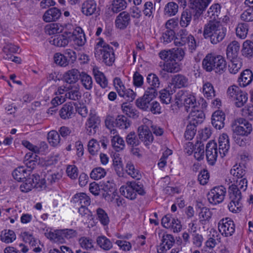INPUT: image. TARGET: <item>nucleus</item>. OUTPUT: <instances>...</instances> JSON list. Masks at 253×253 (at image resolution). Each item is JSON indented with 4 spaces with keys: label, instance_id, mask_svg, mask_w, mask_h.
Here are the masks:
<instances>
[{
    "label": "nucleus",
    "instance_id": "1",
    "mask_svg": "<svg viewBox=\"0 0 253 253\" xmlns=\"http://www.w3.org/2000/svg\"><path fill=\"white\" fill-rule=\"evenodd\" d=\"M227 32L226 28L217 20H211L205 25L203 36L213 44H216L224 39Z\"/></svg>",
    "mask_w": 253,
    "mask_h": 253
},
{
    "label": "nucleus",
    "instance_id": "2",
    "mask_svg": "<svg viewBox=\"0 0 253 253\" xmlns=\"http://www.w3.org/2000/svg\"><path fill=\"white\" fill-rule=\"evenodd\" d=\"M94 47V55L96 59L102 60L107 66H112L115 60L114 51L102 38H99Z\"/></svg>",
    "mask_w": 253,
    "mask_h": 253
},
{
    "label": "nucleus",
    "instance_id": "3",
    "mask_svg": "<svg viewBox=\"0 0 253 253\" xmlns=\"http://www.w3.org/2000/svg\"><path fill=\"white\" fill-rule=\"evenodd\" d=\"M175 103L178 107L183 105L187 112L190 109H194L198 108L195 96L193 93L187 90H179L175 95Z\"/></svg>",
    "mask_w": 253,
    "mask_h": 253
},
{
    "label": "nucleus",
    "instance_id": "4",
    "mask_svg": "<svg viewBox=\"0 0 253 253\" xmlns=\"http://www.w3.org/2000/svg\"><path fill=\"white\" fill-rule=\"evenodd\" d=\"M228 193L230 202L228 205L229 211L234 213H237L242 210V204L241 192L235 185H231L229 187Z\"/></svg>",
    "mask_w": 253,
    "mask_h": 253
},
{
    "label": "nucleus",
    "instance_id": "5",
    "mask_svg": "<svg viewBox=\"0 0 253 253\" xmlns=\"http://www.w3.org/2000/svg\"><path fill=\"white\" fill-rule=\"evenodd\" d=\"M227 96L234 101L237 107H242L247 102L248 94L242 91L238 86L232 85L228 87L227 91Z\"/></svg>",
    "mask_w": 253,
    "mask_h": 253
},
{
    "label": "nucleus",
    "instance_id": "6",
    "mask_svg": "<svg viewBox=\"0 0 253 253\" xmlns=\"http://www.w3.org/2000/svg\"><path fill=\"white\" fill-rule=\"evenodd\" d=\"M226 193V189L224 186H215L207 194L208 200L212 205L220 204L223 201Z\"/></svg>",
    "mask_w": 253,
    "mask_h": 253
},
{
    "label": "nucleus",
    "instance_id": "7",
    "mask_svg": "<svg viewBox=\"0 0 253 253\" xmlns=\"http://www.w3.org/2000/svg\"><path fill=\"white\" fill-rule=\"evenodd\" d=\"M218 228L220 233L225 237L231 236L235 231L234 222L229 218L221 219L218 222Z\"/></svg>",
    "mask_w": 253,
    "mask_h": 253
},
{
    "label": "nucleus",
    "instance_id": "8",
    "mask_svg": "<svg viewBox=\"0 0 253 253\" xmlns=\"http://www.w3.org/2000/svg\"><path fill=\"white\" fill-rule=\"evenodd\" d=\"M156 96L157 94H155V91L153 89L151 90L150 92L146 90L144 95L136 100V105L139 109L148 111L151 102Z\"/></svg>",
    "mask_w": 253,
    "mask_h": 253
},
{
    "label": "nucleus",
    "instance_id": "9",
    "mask_svg": "<svg viewBox=\"0 0 253 253\" xmlns=\"http://www.w3.org/2000/svg\"><path fill=\"white\" fill-rule=\"evenodd\" d=\"M206 155L208 164L213 166L218 157L217 144L214 141H210L207 143L206 147Z\"/></svg>",
    "mask_w": 253,
    "mask_h": 253
},
{
    "label": "nucleus",
    "instance_id": "10",
    "mask_svg": "<svg viewBox=\"0 0 253 253\" xmlns=\"http://www.w3.org/2000/svg\"><path fill=\"white\" fill-rule=\"evenodd\" d=\"M236 125L234 129V132L242 136H248L253 130V127L246 120L239 118L236 121Z\"/></svg>",
    "mask_w": 253,
    "mask_h": 253
},
{
    "label": "nucleus",
    "instance_id": "11",
    "mask_svg": "<svg viewBox=\"0 0 253 253\" xmlns=\"http://www.w3.org/2000/svg\"><path fill=\"white\" fill-rule=\"evenodd\" d=\"M139 139L146 146H149L153 141V136L148 126L141 125L138 128Z\"/></svg>",
    "mask_w": 253,
    "mask_h": 253
},
{
    "label": "nucleus",
    "instance_id": "12",
    "mask_svg": "<svg viewBox=\"0 0 253 253\" xmlns=\"http://www.w3.org/2000/svg\"><path fill=\"white\" fill-rule=\"evenodd\" d=\"M211 0H190L191 9L195 12V17H199L207 7Z\"/></svg>",
    "mask_w": 253,
    "mask_h": 253
},
{
    "label": "nucleus",
    "instance_id": "13",
    "mask_svg": "<svg viewBox=\"0 0 253 253\" xmlns=\"http://www.w3.org/2000/svg\"><path fill=\"white\" fill-rule=\"evenodd\" d=\"M70 40H73L75 44L82 46L86 42L85 34L83 29L80 27L77 28L73 33L69 32Z\"/></svg>",
    "mask_w": 253,
    "mask_h": 253
},
{
    "label": "nucleus",
    "instance_id": "14",
    "mask_svg": "<svg viewBox=\"0 0 253 253\" xmlns=\"http://www.w3.org/2000/svg\"><path fill=\"white\" fill-rule=\"evenodd\" d=\"M116 27L120 29H125L130 23V15L126 11L121 12L115 19Z\"/></svg>",
    "mask_w": 253,
    "mask_h": 253
},
{
    "label": "nucleus",
    "instance_id": "15",
    "mask_svg": "<svg viewBox=\"0 0 253 253\" xmlns=\"http://www.w3.org/2000/svg\"><path fill=\"white\" fill-rule=\"evenodd\" d=\"M212 68V71L218 75L224 73L227 68V63L224 58L221 55H214Z\"/></svg>",
    "mask_w": 253,
    "mask_h": 253
},
{
    "label": "nucleus",
    "instance_id": "16",
    "mask_svg": "<svg viewBox=\"0 0 253 253\" xmlns=\"http://www.w3.org/2000/svg\"><path fill=\"white\" fill-rule=\"evenodd\" d=\"M229 138L226 133H223L218 138L219 152L220 156L223 158L228 153L230 148Z\"/></svg>",
    "mask_w": 253,
    "mask_h": 253
},
{
    "label": "nucleus",
    "instance_id": "17",
    "mask_svg": "<svg viewBox=\"0 0 253 253\" xmlns=\"http://www.w3.org/2000/svg\"><path fill=\"white\" fill-rule=\"evenodd\" d=\"M99 118L95 115H90L86 123V133L89 135L94 134L96 132L97 126L99 125Z\"/></svg>",
    "mask_w": 253,
    "mask_h": 253
},
{
    "label": "nucleus",
    "instance_id": "18",
    "mask_svg": "<svg viewBox=\"0 0 253 253\" xmlns=\"http://www.w3.org/2000/svg\"><path fill=\"white\" fill-rule=\"evenodd\" d=\"M205 118V114L203 111L198 108L192 109L188 116L189 123L195 126L201 124Z\"/></svg>",
    "mask_w": 253,
    "mask_h": 253
},
{
    "label": "nucleus",
    "instance_id": "19",
    "mask_svg": "<svg viewBox=\"0 0 253 253\" xmlns=\"http://www.w3.org/2000/svg\"><path fill=\"white\" fill-rule=\"evenodd\" d=\"M171 84L175 88L187 87L189 84V80L184 75L178 74L172 76Z\"/></svg>",
    "mask_w": 253,
    "mask_h": 253
},
{
    "label": "nucleus",
    "instance_id": "20",
    "mask_svg": "<svg viewBox=\"0 0 253 253\" xmlns=\"http://www.w3.org/2000/svg\"><path fill=\"white\" fill-rule=\"evenodd\" d=\"M225 114L220 111H215L211 117V124L216 129H220L224 126Z\"/></svg>",
    "mask_w": 253,
    "mask_h": 253
},
{
    "label": "nucleus",
    "instance_id": "21",
    "mask_svg": "<svg viewBox=\"0 0 253 253\" xmlns=\"http://www.w3.org/2000/svg\"><path fill=\"white\" fill-rule=\"evenodd\" d=\"M61 16V12L56 7H52L46 10L42 16V19L46 22L56 21Z\"/></svg>",
    "mask_w": 253,
    "mask_h": 253
},
{
    "label": "nucleus",
    "instance_id": "22",
    "mask_svg": "<svg viewBox=\"0 0 253 253\" xmlns=\"http://www.w3.org/2000/svg\"><path fill=\"white\" fill-rule=\"evenodd\" d=\"M68 33V32H65L64 34L55 36L52 40H50V43L58 47L66 46L70 41V36H69Z\"/></svg>",
    "mask_w": 253,
    "mask_h": 253
},
{
    "label": "nucleus",
    "instance_id": "23",
    "mask_svg": "<svg viewBox=\"0 0 253 253\" xmlns=\"http://www.w3.org/2000/svg\"><path fill=\"white\" fill-rule=\"evenodd\" d=\"M97 4L94 0H87L84 1L82 5V12L87 16H89L96 11Z\"/></svg>",
    "mask_w": 253,
    "mask_h": 253
},
{
    "label": "nucleus",
    "instance_id": "24",
    "mask_svg": "<svg viewBox=\"0 0 253 253\" xmlns=\"http://www.w3.org/2000/svg\"><path fill=\"white\" fill-rule=\"evenodd\" d=\"M120 192L122 195L129 200H133L136 198L137 194L135 193L130 181L122 186L120 189Z\"/></svg>",
    "mask_w": 253,
    "mask_h": 253
},
{
    "label": "nucleus",
    "instance_id": "25",
    "mask_svg": "<svg viewBox=\"0 0 253 253\" xmlns=\"http://www.w3.org/2000/svg\"><path fill=\"white\" fill-rule=\"evenodd\" d=\"M146 81L147 84L150 85L146 90L150 91L153 89L155 91V94L157 95V89L160 85V81L158 77L154 73H150L148 75Z\"/></svg>",
    "mask_w": 253,
    "mask_h": 253
},
{
    "label": "nucleus",
    "instance_id": "26",
    "mask_svg": "<svg viewBox=\"0 0 253 253\" xmlns=\"http://www.w3.org/2000/svg\"><path fill=\"white\" fill-rule=\"evenodd\" d=\"M75 114L74 106L71 103L64 104L59 111L60 117L64 120L72 118Z\"/></svg>",
    "mask_w": 253,
    "mask_h": 253
},
{
    "label": "nucleus",
    "instance_id": "27",
    "mask_svg": "<svg viewBox=\"0 0 253 253\" xmlns=\"http://www.w3.org/2000/svg\"><path fill=\"white\" fill-rule=\"evenodd\" d=\"M240 50L239 43L234 41L231 42L227 46L226 49V55L228 59H234L240 58L238 54Z\"/></svg>",
    "mask_w": 253,
    "mask_h": 253
},
{
    "label": "nucleus",
    "instance_id": "28",
    "mask_svg": "<svg viewBox=\"0 0 253 253\" xmlns=\"http://www.w3.org/2000/svg\"><path fill=\"white\" fill-rule=\"evenodd\" d=\"M66 93L65 94V98L67 99L78 101L82 97V93L79 88L76 86L69 85L68 88L65 89Z\"/></svg>",
    "mask_w": 253,
    "mask_h": 253
},
{
    "label": "nucleus",
    "instance_id": "29",
    "mask_svg": "<svg viewBox=\"0 0 253 253\" xmlns=\"http://www.w3.org/2000/svg\"><path fill=\"white\" fill-rule=\"evenodd\" d=\"M253 80V74L250 69L244 70L238 79L239 85L241 87H245L250 84Z\"/></svg>",
    "mask_w": 253,
    "mask_h": 253
},
{
    "label": "nucleus",
    "instance_id": "30",
    "mask_svg": "<svg viewBox=\"0 0 253 253\" xmlns=\"http://www.w3.org/2000/svg\"><path fill=\"white\" fill-rule=\"evenodd\" d=\"M192 16H193L194 19L198 18L195 17V12L192 9H186L184 10L181 15L180 21V26L184 28L187 27L191 21Z\"/></svg>",
    "mask_w": 253,
    "mask_h": 253
},
{
    "label": "nucleus",
    "instance_id": "31",
    "mask_svg": "<svg viewBox=\"0 0 253 253\" xmlns=\"http://www.w3.org/2000/svg\"><path fill=\"white\" fill-rule=\"evenodd\" d=\"M81 74L78 70L72 69L66 72L64 74L63 78L67 83L75 84L79 80Z\"/></svg>",
    "mask_w": 253,
    "mask_h": 253
},
{
    "label": "nucleus",
    "instance_id": "32",
    "mask_svg": "<svg viewBox=\"0 0 253 253\" xmlns=\"http://www.w3.org/2000/svg\"><path fill=\"white\" fill-rule=\"evenodd\" d=\"M191 35L188 34V32L185 29L179 30L177 35L175 36L174 44L179 46L185 45Z\"/></svg>",
    "mask_w": 253,
    "mask_h": 253
},
{
    "label": "nucleus",
    "instance_id": "33",
    "mask_svg": "<svg viewBox=\"0 0 253 253\" xmlns=\"http://www.w3.org/2000/svg\"><path fill=\"white\" fill-rule=\"evenodd\" d=\"M123 112L126 115L133 119H136L139 116V112L136 110L130 104L123 103L121 105Z\"/></svg>",
    "mask_w": 253,
    "mask_h": 253
},
{
    "label": "nucleus",
    "instance_id": "34",
    "mask_svg": "<svg viewBox=\"0 0 253 253\" xmlns=\"http://www.w3.org/2000/svg\"><path fill=\"white\" fill-rule=\"evenodd\" d=\"M35 174L30 175L26 177L24 182L20 186V189L22 192L27 193L34 188V180H37Z\"/></svg>",
    "mask_w": 253,
    "mask_h": 253
},
{
    "label": "nucleus",
    "instance_id": "35",
    "mask_svg": "<svg viewBox=\"0 0 253 253\" xmlns=\"http://www.w3.org/2000/svg\"><path fill=\"white\" fill-rule=\"evenodd\" d=\"M200 211L199 213L200 222L202 225H206L210 222L212 215L210 210L205 207L200 208Z\"/></svg>",
    "mask_w": 253,
    "mask_h": 253
},
{
    "label": "nucleus",
    "instance_id": "36",
    "mask_svg": "<svg viewBox=\"0 0 253 253\" xmlns=\"http://www.w3.org/2000/svg\"><path fill=\"white\" fill-rule=\"evenodd\" d=\"M180 69L179 64L177 62L171 59L167 61L164 64L163 68L164 71L170 73H177Z\"/></svg>",
    "mask_w": 253,
    "mask_h": 253
},
{
    "label": "nucleus",
    "instance_id": "37",
    "mask_svg": "<svg viewBox=\"0 0 253 253\" xmlns=\"http://www.w3.org/2000/svg\"><path fill=\"white\" fill-rule=\"evenodd\" d=\"M230 62L228 65V70L231 74H235L241 69L243 63L241 58L228 59Z\"/></svg>",
    "mask_w": 253,
    "mask_h": 253
},
{
    "label": "nucleus",
    "instance_id": "38",
    "mask_svg": "<svg viewBox=\"0 0 253 253\" xmlns=\"http://www.w3.org/2000/svg\"><path fill=\"white\" fill-rule=\"evenodd\" d=\"M16 236L15 232L10 229L2 231L0 235V240L6 244H9L16 240Z\"/></svg>",
    "mask_w": 253,
    "mask_h": 253
},
{
    "label": "nucleus",
    "instance_id": "39",
    "mask_svg": "<svg viewBox=\"0 0 253 253\" xmlns=\"http://www.w3.org/2000/svg\"><path fill=\"white\" fill-rule=\"evenodd\" d=\"M221 8V5L218 3L212 4L208 10L207 16L214 20H216V19H221V17H219Z\"/></svg>",
    "mask_w": 253,
    "mask_h": 253
},
{
    "label": "nucleus",
    "instance_id": "40",
    "mask_svg": "<svg viewBox=\"0 0 253 253\" xmlns=\"http://www.w3.org/2000/svg\"><path fill=\"white\" fill-rule=\"evenodd\" d=\"M30 175V173L24 167H19L12 172L13 178L18 181L26 178Z\"/></svg>",
    "mask_w": 253,
    "mask_h": 253
},
{
    "label": "nucleus",
    "instance_id": "41",
    "mask_svg": "<svg viewBox=\"0 0 253 253\" xmlns=\"http://www.w3.org/2000/svg\"><path fill=\"white\" fill-rule=\"evenodd\" d=\"M98 246L105 251H109L113 247L112 242L105 236H98L96 239Z\"/></svg>",
    "mask_w": 253,
    "mask_h": 253
},
{
    "label": "nucleus",
    "instance_id": "42",
    "mask_svg": "<svg viewBox=\"0 0 253 253\" xmlns=\"http://www.w3.org/2000/svg\"><path fill=\"white\" fill-rule=\"evenodd\" d=\"M97 219L104 226H108L110 222V218L106 211L101 208L96 210Z\"/></svg>",
    "mask_w": 253,
    "mask_h": 253
},
{
    "label": "nucleus",
    "instance_id": "43",
    "mask_svg": "<svg viewBox=\"0 0 253 253\" xmlns=\"http://www.w3.org/2000/svg\"><path fill=\"white\" fill-rule=\"evenodd\" d=\"M127 6L126 0H113L111 3V10L114 13H118L125 10Z\"/></svg>",
    "mask_w": 253,
    "mask_h": 253
},
{
    "label": "nucleus",
    "instance_id": "44",
    "mask_svg": "<svg viewBox=\"0 0 253 253\" xmlns=\"http://www.w3.org/2000/svg\"><path fill=\"white\" fill-rule=\"evenodd\" d=\"M93 73L96 83L99 84L101 87H106L108 85V81L104 74L97 69H93Z\"/></svg>",
    "mask_w": 253,
    "mask_h": 253
},
{
    "label": "nucleus",
    "instance_id": "45",
    "mask_svg": "<svg viewBox=\"0 0 253 253\" xmlns=\"http://www.w3.org/2000/svg\"><path fill=\"white\" fill-rule=\"evenodd\" d=\"M214 55L211 53L208 54L202 61V66L207 72H211L213 70Z\"/></svg>",
    "mask_w": 253,
    "mask_h": 253
},
{
    "label": "nucleus",
    "instance_id": "46",
    "mask_svg": "<svg viewBox=\"0 0 253 253\" xmlns=\"http://www.w3.org/2000/svg\"><path fill=\"white\" fill-rule=\"evenodd\" d=\"M175 36V32L173 29L167 28L162 33L161 41L164 44H168L174 40Z\"/></svg>",
    "mask_w": 253,
    "mask_h": 253
},
{
    "label": "nucleus",
    "instance_id": "47",
    "mask_svg": "<svg viewBox=\"0 0 253 253\" xmlns=\"http://www.w3.org/2000/svg\"><path fill=\"white\" fill-rule=\"evenodd\" d=\"M230 173L237 178L246 177V168L244 166L236 164L231 169Z\"/></svg>",
    "mask_w": 253,
    "mask_h": 253
},
{
    "label": "nucleus",
    "instance_id": "48",
    "mask_svg": "<svg viewBox=\"0 0 253 253\" xmlns=\"http://www.w3.org/2000/svg\"><path fill=\"white\" fill-rule=\"evenodd\" d=\"M45 32L49 35H54L62 32L64 27L59 23H52L45 27Z\"/></svg>",
    "mask_w": 253,
    "mask_h": 253
},
{
    "label": "nucleus",
    "instance_id": "49",
    "mask_svg": "<svg viewBox=\"0 0 253 253\" xmlns=\"http://www.w3.org/2000/svg\"><path fill=\"white\" fill-rule=\"evenodd\" d=\"M126 171L133 178L139 180L141 178L140 171L135 169L134 165L131 162H128L126 165Z\"/></svg>",
    "mask_w": 253,
    "mask_h": 253
},
{
    "label": "nucleus",
    "instance_id": "50",
    "mask_svg": "<svg viewBox=\"0 0 253 253\" xmlns=\"http://www.w3.org/2000/svg\"><path fill=\"white\" fill-rule=\"evenodd\" d=\"M204 145L200 141H197L194 147V157L198 161L203 160L204 157Z\"/></svg>",
    "mask_w": 253,
    "mask_h": 253
},
{
    "label": "nucleus",
    "instance_id": "51",
    "mask_svg": "<svg viewBox=\"0 0 253 253\" xmlns=\"http://www.w3.org/2000/svg\"><path fill=\"white\" fill-rule=\"evenodd\" d=\"M116 126L120 129H126L130 125V121L124 115H118L115 121Z\"/></svg>",
    "mask_w": 253,
    "mask_h": 253
},
{
    "label": "nucleus",
    "instance_id": "52",
    "mask_svg": "<svg viewBox=\"0 0 253 253\" xmlns=\"http://www.w3.org/2000/svg\"><path fill=\"white\" fill-rule=\"evenodd\" d=\"M80 246L84 249L88 250L94 248L93 240L88 237H82L79 239Z\"/></svg>",
    "mask_w": 253,
    "mask_h": 253
},
{
    "label": "nucleus",
    "instance_id": "53",
    "mask_svg": "<svg viewBox=\"0 0 253 253\" xmlns=\"http://www.w3.org/2000/svg\"><path fill=\"white\" fill-rule=\"evenodd\" d=\"M112 145L116 151L123 150L125 146V141L119 135L114 136L111 139Z\"/></svg>",
    "mask_w": 253,
    "mask_h": 253
},
{
    "label": "nucleus",
    "instance_id": "54",
    "mask_svg": "<svg viewBox=\"0 0 253 253\" xmlns=\"http://www.w3.org/2000/svg\"><path fill=\"white\" fill-rule=\"evenodd\" d=\"M80 79L83 86L87 90H90L92 87L93 82L92 78L84 72L81 74Z\"/></svg>",
    "mask_w": 253,
    "mask_h": 253
},
{
    "label": "nucleus",
    "instance_id": "55",
    "mask_svg": "<svg viewBox=\"0 0 253 253\" xmlns=\"http://www.w3.org/2000/svg\"><path fill=\"white\" fill-rule=\"evenodd\" d=\"M178 6L174 2H169L165 6L164 13L169 16L175 15L178 12Z\"/></svg>",
    "mask_w": 253,
    "mask_h": 253
},
{
    "label": "nucleus",
    "instance_id": "56",
    "mask_svg": "<svg viewBox=\"0 0 253 253\" xmlns=\"http://www.w3.org/2000/svg\"><path fill=\"white\" fill-rule=\"evenodd\" d=\"M243 55L246 57H251L253 54V42L246 41L244 42L242 49Z\"/></svg>",
    "mask_w": 253,
    "mask_h": 253
},
{
    "label": "nucleus",
    "instance_id": "57",
    "mask_svg": "<svg viewBox=\"0 0 253 253\" xmlns=\"http://www.w3.org/2000/svg\"><path fill=\"white\" fill-rule=\"evenodd\" d=\"M203 91L205 97L207 99H211L215 96V91L212 84L209 82L205 83L203 86Z\"/></svg>",
    "mask_w": 253,
    "mask_h": 253
},
{
    "label": "nucleus",
    "instance_id": "58",
    "mask_svg": "<svg viewBox=\"0 0 253 253\" xmlns=\"http://www.w3.org/2000/svg\"><path fill=\"white\" fill-rule=\"evenodd\" d=\"M185 55V51L182 48H173L170 50V59L175 61H181Z\"/></svg>",
    "mask_w": 253,
    "mask_h": 253
},
{
    "label": "nucleus",
    "instance_id": "59",
    "mask_svg": "<svg viewBox=\"0 0 253 253\" xmlns=\"http://www.w3.org/2000/svg\"><path fill=\"white\" fill-rule=\"evenodd\" d=\"M47 139L48 142L52 146H57L60 141L59 134L55 130H51L48 133Z\"/></svg>",
    "mask_w": 253,
    "mask_h": 253
},
{
    "label": "nucleus",
    "instance_id": "60",
    "mask_svg": "<svg viewBox=\"0 0 253 253\" xmlns=\"http://www.w3.org/2000/svg\"><path fill=\"white\" fill-rule=\"evenodd\" d=\"M106 174L105 169L101 167H97L93 169L90 173L91 178L98 180L104 177Z\"/></svg>",
    "mask_w": 253,
    "mask_h": 253
},
{
    "label": "nucleus",
    "instance_id": "61",
    "mask_svg": "<svg viewBox=\"0 0 253 253\" xmlns=\"http://www.w3.org/2000/svg\"><path fill=\"white\" fill-rule=\"evenodd\" d=\"M118 94L124 98H125L127 101H132L135 96L136 94L131 89H124L118 91Z\"/></svg>",
    "mask_w": 253,
    "mask_h": 253
},
{
    "label": "nucleus",
    "instance_id": "62",
    "mask_svg": "<svg viewBox=\"0 0 253 253\" xmlns=\"http://www.w3.org/2000/svg\"><path fill=\"white\" fill-rule=\"evenodd\" d=\"M126 142L128 145L132 147L137 146L140 143L139 139L137 138L136 134L133 131L130 132L127 135Z\"/></svg>",
    "mask_w": 253,
    "mask_h": 253
},
{
    "label": "nucleus",
    "instance_id": "63",
    "mask_svg": "<svg viewBox=\"0 0 253 253\" xmlns=\"http://www.w3.org/2000/svg\"><path fill=\"white\" fill-rule=\"evenodd\" d=\"M233 138L235 142L241 147H245L247 145H249L251 142L250 138L244 137L242 135L237 133L233 135Z\"/></svg>",
    "mask_w": 253,
    "mask_h": 253
},
{
    "label": "nucleus",
    "instance_id": "64",
    "mask_svg": "<svg viewBox=\"0 0 253 253\" xmlns=\"http://www.w3.org/2000/svg\"><path fill=\"white\" fill-rule=\"evenodd\" d=\"M21 236L24 242L28 243L32 246H35L39 241L35 239L32 234L28 232H24L21 233Z\"/></svg>",
    "mask_w": 253,
    "mask_h": 253
}]
</instances>
